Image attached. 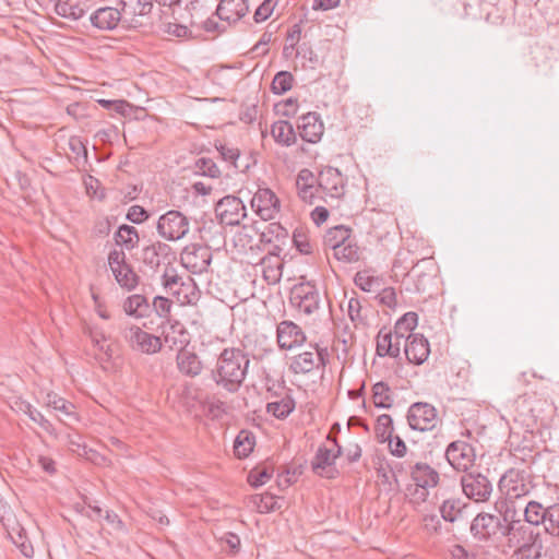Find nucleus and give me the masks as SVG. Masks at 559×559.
Instances as JSON below:
<instances>
[{
  "instance_id": "c03bdc74",
  "label": "nucleus",
  "mask_w": 559,
  "mask_h": 559,
  "mask_svg": "<svg viewBox=\"0 0 559 559\" xmlns=\"http://www.w3.org/2000/svg\"><path fill=\"white\" fill-rule=\"evenodd\" d=\"M251 501L257 506L260 513H270L281 509L276 496L269 491L251 496Z\"/></svg>"
},
{
  "instance_id": "052dcab7",
  "label": "nucleus",
  "mask_w": 559,
  "mask_h": 559,
  "mask_svg": "<svg viewBox=\"0 0 559 559\" xmlns=\"http://www.w3.org/2000/svg\"><path fill=\"white\" fill-rule=\"evenodd\" d=\"M84 186H85L87 195L96 197L99 200H104L106 198V193H105L104 189L100 191V193H97L98 189L100 188V181L97 178L93 177L92 175H88L84 179Z\"/></svg>"
},
{
  "instance_id": "72a5a7b5",
  "label": "nucleus",
  "mask_w": 559,
  "mask_h": 559,
  "mask_svg": "<svg viewBox=\"0 0 559 559\" xmlns=\"http://www.w3.org/2000/svg\"><path fill=\"white\" fill-rule=\"evenodd\" d=\"M117 283L128 290L134 289L139 285L140 276L134 272L130 264L119 266L111 271Z\"/></svg>"
},
{
  "instance_id": "49530a36",
  "label": "nucleus",
  "mask_w": 559,
  "mask_h": 559,
  "mask_svg": "<svg viewBox=\"0 0 559 559\" xmlns=\"http://www.w3.org/2000/svg\"><path fill=\"white\" fill-rule=\"evenodd\" d=\"M47 405L56 411L63 413L66 416L78 420L76 413L74 412V404L63 397L58 396L56 393L47 394Z\"/></svg>"
},
{
  "instance_id": "a878e982",
  "label": "nucleus",
  "mask_w": 559,
  "mask_h": 559,
  "mask_svg": "<svg viewBox=\"0 0 559 559\" xmlns=\"http://www.w3.org/2000/svg\"><path fill=\"white\" fill-rule=\"evenodd\" d=\"M411 477L418 486L433 487L438 484L439 474L427 463H416L412 467Z\"/></svg>"
},
{
  "instance_id": "9b49d317",
  "label": "nucleus",
  "mask_w": 559,
  "mask_h": 559,
  "mask_svg": "<svg viewBox=\"0 0 559 559\" xmlns=\"http://www.w3.org/2000/svg\"><path fill=\"white\" fill-rule=\"evenodd\" d=\"M407 423L413 430H432L437 425V411L429 403H413L407 412Z\"/></svg>"
},
{
  "instance_id": "774afa93",
  "label": "nucleus",
  "mask_w": 559,
  "mask_h": 559,
  "mask_svg": "<svg viewBox=\"0 0 559 559\" xmlns=\"http://www.w3.org/2000/svg\"><path fill=\"white\" fill-rule=\"evenodd\" d=\"M348 317L353 322H362L364 318L361 316V304L358 298L352 297L348 300Z\"/></svg>"
},
{
  "instance_id": "aec40b11",
  "label": "nucleus",
  "mask_w": 559,
  "mask_h": 559,
  "mask_svg": "<svg viewBox=\"0 0 559 559\" xmlns=\"http://www.w3.org/2000/svg\"><path fill=\"white\" fill-rule=\"evenodd\" d=\"M249 12L248 0H221L214 15L229 24H235Z\"/></svg>"
},
{
  "instance_id": "8fccbe9b",
  "label": "nucleus",
  "mask_w": 559,
  "mask_h": 559,
  "mask_svg": "<svg viewBox=\"0 0 559 559\" xmlns=\"http://www.w3.org/2000/svg\"><path fill=\"white\" fill-rule=\"evenodd\" d=\"M103 108L107 110L115 111L120 114L123 117L130 116L133 109V106L124 99H97L96 100Z\"/></svg>"
},
{
  "instance_id": "473e14b6",
  "label": "nucleus",
  "mask_w": 559,
  "mask_h": 559,
  "mask_svg": "<svg viewBox=\"0 0 559 559\" xmlns=\"http://www.w3.org/2000/svg\"><path fill=\"white\" fill-rule=\"evenodd\" d=\"M353 229L344 226L337 225L330 228L325 235L323 236V245L325 248H330L335 251L340 245H342L346 239L352 237Z\"/></svg>"
},
{
  "instance_id": "2f4dec72",
  "label": "nucleus",
  "mask_w": 559,
  "mask_h": 559,
  "mask_svg": "<svg viewBox=\"0 0 559 559\" xmlns=\"http://www.w3.org/2000/svg\"><path fill=\"white\" fill-rule=\"evenodd\" d=\"M417 323L418 314L416 312L409 311L404 313L394 325V337L405 342L407 336L413 334L412 331L417 326Z\"/></svg>"
},
{
  "instance_id": "09e8293b",
  "label": "nucleus",
  "mask_w": 559,
  "mask_h": 559,
  "mask_svg": "<svg viewBox=\"0 0 559 559\" xmlns=\"http://www.w3.org/2000/svg\"><path fill=\"white\" fill-rule=\"evenodd\" d=\"M21 409L28 415L29 419L37 423L49 435H55L56 429L53 425L45 418V416L34 408L29 403L24 402L22 403Z\"/></svg>"
},
{
  "instance_id": "a211bd4d",
  "label": "nucleus",
  "mask_w": 559,
  "mask_h": 559,
  "mask_svg": "<svg viewBox=\"0 0 559 559\" xmlns=\"http://www.w3.org/2000/svg\"><path fill=\"white\" fill-rule=\"evenodd\" d=\"M404 353L408 362L421 365L429 356V342L421 334H409L404 342Z\"/></svg>"
},
{
  "instance_id": "69168bd1",
  "label": "nucleus",
  "mask_w": 559,
  "mask_h": 559,
  "mask_svg": "<svg viewBox=\"0 0 559 559\" xmlns=\"http://www.w3.org/2000/svg\"><path fill=\"white\" fill-rule=\"evenodd\" d=\"M296 186L318 187V178L314 177V174L310 169L302 168L297 175ZM318 188H316V190Z\"/></svg>"
},
{
  "instance_id": "79ce46f5",
  "label": "nucleus",
  "mask_w": 559,
  "mask_h": 559,
  "mask_svg": "<svg viewBox=\"0 0 559 559\" xmlns=\"http://www.w3.org/2000/svg\"><path fill=\"white\" fill-rule=\"evenodd\" d=\"M393 419L389 414H382L377 418L374 435L380 443L386 442L393 436Z\"/></svg>"
},
{
  "instance_id": "f704fd0d",
  "label": "nucleus",
  "mask_w": 559,
  "mask_h": 559,
  "mask_svg": "<svg viewBox=\"0 0 559 559\" xmlns=\"http://www.w3.org/2000/svg\"><path fill=\"white\" fill-rule=\"evenodd\" d=\"M372 400L378 408H391L393 405V397L391 388L384 381H379L372 385Z\"/></svg>"
},
{
  "instance_id": "5701e85b",
  "label": "nucleus",
  "mask_w": 559,
  "mask_h": 559,
  "mask_svg": "<svg viewBox=\"0 0 559 559\" xmlns=\"http://www.w3.org/2000/svg\"><path fill=\"white\" fill-rule=\"evenodd\" d=\"M176 362L178 370L190 378L199 376L203 369V364L199 356L186 347L178 350Z\"/></svg>"
},
{
  "instance_id": "c756f323",
  "label": "nucleus",
  "mask_w": 559,
  "mask_h": 559,
  "mask_svg": "<svg viewBox=\"0 0 559 559\" xmlns=\"http://www.w3.org/2000/svg\"><path fill=\"white\" fill-rule=\"evenodd\" d=\"M476 459L475 449L472 444L463 440H456V472L468 473Z\"/></svg>"
},
{
  "instance_id": "b1692460",
  "label": "nucleus",
  "mask_w": 559,
  "mask_h": 559,
  "mask_svg": "<svg viewBox=\"0 0 559 559\" xmlns=\"http://www.w3.org/2000/svg\"><path fill=\"white\" fill-rule=\"evenodd\" d=\"M122 307L127 316L135 319L151 316L148 298L143 294H134L127 297Z\"/></svg>"
},
{
  "instance_id": "39448f33",
  "label": "nucleus",
  "mask_w": 559,
  "mask_h": 559,
  "mask_svg": "<svg viewBox=\"0 0 559 559\" xmlns=\"http://www.w3.org/2000/svg\"><path fill=\"white\" fill-rule=\"evenodd\" d=\"M290 304L307 316L312 314L320 307V294L314 282H300L290 289Z\"/></svg>"
},
{
  "instance_id": "6e6552de",
  "label": "nucleus",
  "mask_w": 559,
  "mask_h": 559,
  "mask_svg": "<svg viewBox=\"0 0 559 559\" xmlns=\"http://www.w3.org/2000/svg\"><path fill=\"white\" fill-rule=\"evenodd\" d=\"M214 210L219 224L227 226H239L247 217V209L241 199L230 194L219 199Z\"/></svg>"
},
{
  "instance_id": "2eb2a0df",
  "label": "nucleus",
  "mask_w": 559,
  "mask_h": 559,
  "mask_svg": "<svg viewBox=\"0 0 559 559\" xmlns=\"http://www.w3.org/2000/svg\"><path fill=\"white\" fill-rule=\"evenodd\" d=\"M335 463L336 461L332 455V450L329 449L325 444H321L317 449V452L311 461V471L319 477L334 479L340 474Z\"/></svg>"
},
{
  "instance_id": "9d476101",
  "label": "nucleus",
  "mask_w": 559,
  "mask_h": 559,
  "mask_svg": "<svg viewBox=\"0 0 559 559\" xmlns=\"http://www.w3.org/2000/svg\"><path fill=\"white\" fill-rule=\"evenodd\" d=\"M460 484L465 497L476 503L488 501L492 492L491 483L480 473H465L461 477Z\"/></svg>"
},
{
  "instance_id": "ddd939ff",
  "label": "nucleus",
  "mask_w": 559,
  "mask_h": 559,
  "mask_svg": "<svg viewBox=\"0 0 559 559\" xmlns=\"http://www.w3.org/2000/svg\"><path fill=\"white\" fill-rule=\"evenodd\" d=\"M251 206L263 221H269L280 212L281 202L270 188H259L251 199Z\"/></svg>"
},
{
  "instance_id": "e2e57ef3",
  "label": "nucleus",
  "mask_w": 559,
  "mask_h": 559,
  "mask_svg": "<svg viewBox=\"0 0 559 559\" xmlns=\"http://www.w3.org/2000/svg\"><path fill=\"white\" fill-rule=\"evenodd\" d=\"M389 451L396 457H403L406 454L407 447L400 436H392L388 441Z\"/></svg>"
},
{
  "instance_id": "58836bf2",
  "label": "nucleus",
  "mask_w": 559,
  "mask_h": 559,
  "mask_svg": "<svg viewBox=\"0 0 559 559\" xmlns=\"http://www.w3.org/2000/svg\"><path fill=\"white\" fill-rule=\"evenodd\" d=\"M317 364L314 360V352L313 350H307L304 353L298 354L293 358V361L290 364V370L294 373H309L313 369H316Z\"/></svg>"
},
{
  "instance_id": "338daca9",
  "label": "nucleus",
  "mask_w": 559,
  "mask_h": 559,
  "mask_svg": "<svg viewBox=\"0 0 559 559\" xmlns=\"http://www.w3.org/2000/svg\"><path fill=\"white\" fill-rule=\"evenodd\" d=\"M379 302L389 308H394L396 305V293L393 287H385L378 294Z\"/></svg>"
},
{
  "instance_id": "a18cd8bd",
  "label": "nucleus",
  "mask_w": 559,
  "mask_h": 559,
  "mask_svg": "<svg viewBox=\"0 0 559 559\" xmlns=\"http://www.w3.org/2000/svg\"><path fill=\"white\" fill-rule=\"evenodd\" d=\"M292 242L299 253L305 255L313 253V243L311 242L308 236V231L305 228L299 227L294 230Z\"/></svg>"
},
{
  "instance_id": "c9c22d12",
  "label": "nucleus",
  "mask_w": 559,
  "mask_h": 559,
  "mask_svg": "<svg viewBox=\"0 0 559 559\" xmlns=\"http://www.w3.org/2000/svg\"><path fill=\"white\" fill-rule=\"evenodd\" d=\"M295 405V400L290 395H286L280 401L267 403L266 412L277 419H285L293 413Z\"/></svg>"
},
{
  "instance_id": "4468645a",
  "label": "nucleus",
  "mask_w": 559,
  "mask_h": 559,
  "mask_svg": "<svg viewBox=\"0 0 559 559\" xmlns=\"http://www.w3.org/2000/svg\"><path fill=\"white\" fill-rule=\"evenodd\" d=\"M180 258L182 265L195 272L205 270L211 264L212 253L207 246L190 243L183 248Z\"/></svg>"
},
{
  "instance_id": "ea45409f",
  "label": "nucleus",
  "mask_w": 559,
  "mask_h": 559,
  "mask_svg": "<svg viewBox=\"0 0 559 559\" xmlns=\"http://www.w3.org/2000/svg\"><path fill=\"white\" fill-rule=\"evenodd\" d=\"M215 148L219 153L221 158L228 162L235 170L246 171L249 168V164L239 165L240 151L237 147H229L225 143L216 142Z\"/></svg>"
},
{
  "instance_id": "f3484780",
  "label": "nucleus",
  "mask_w": 559,
  "mask_h": 559,
  "mask_svg": "<svg viewBox=\"0 0 559 559\" xmlns=\"http://www.w3.org/2000/svg\"><path fill=\"white\" fill-rule=\"evenodd\" d=\"M344 179L341 171L332 166H328L319 173L318 189L331 198L340 199L344 194Z\"/></svg>"
},
{
  "instance_id": "0e129e2a",
  "label": "nucleus",
  "mask_w": 559,
  "mask_h": 559,
  "mask_svg": "<svg viewBox=\"0 0 559 559\" xmlns=\"http://www.w3.org/2000/svg\"><path fill=\"white\" fill-rule=\"evenodd\" d=\"M428 487L418 486V484L414 483L413 485H408L406 488L407 496L411 497V501L415 503L424 502L428 496Z\"/></svg>"
},
{
  "instance_id": "864d4df0",
  "label": "nucleus",
  "mask_w": 559,
  "mask_h": 559,
  "mask_svg": "<svg viewBox=\"0 0 559 559\" xmlns=\"http://www.w3.org/2000/svg\"><path fill=\"white\" fill-rule=\"evenodd\" d=\"M298 110V99L289 97L274 105V111L276 115H281L287 118L294 117Z\"/></svg>"
},
{
  "instance_id": "1a4fd4ad",
  "label": "nucleus",
  "mask_w": 559,
  "mask_h": 559,
  "mask_svg": "<svg viewBox=\"0 0 559 559\" xmlns=\"http://www.w3.org/2000/svg\"><path fill=\"white\" fill-rule=\"evenodd\" d=\"M117 7H102L90 15L91 24L100 31H114L118 27L129 31L132 29V21Z\"/></svg>"
},
{
  "instance_id": "603ef678",
  "label": "nucleus",
  "mask_w": 559,
  "mask_h": 559,
  "mask_svg": "<svg viewBox=\"0 0 559 559\" xmlns=\"http://www.w3.org/2000/svg\"><path fill=\"white\" fill-rule=\"evenodd\" d=\"M182 278L177 274L176 269L170 264L166 265V269L164 271V274L162 276V284L164 288L169 292L174 293V290H179L180 284Z\"/></svg>"
},
{
  "instance_id": "bf43d9fd",
  "label": "nucleus",
  "mask_w": 559,
  "mask_h": 559,
  "mask_svg": "<svg viewBox=\"0 0 559 559\" xmlns=\"http://www.w3.org/2000/svg\"><path fill=\"white\" fill-rule=\"evenodd\" d=\"M275 2L272 0H264L254 11L253 20L255 23H261L269 19L275 8Z\"/></svg>"
},
{
  "instance_id": "de8ad7c7",
  "label": "nucleus",
  "mask_w": 559,
  "mask_h": 559,
  "mask_svg": "<svg viewBox=\"0 0 559 559\" xmlns=\"http://www.w3.org/2000/svg\"><path fill=\"white\" fill-rule=\"evenodd\" d=\"M195 174L200 176L210 177L213 179L219 178L222 173L216 163L209 157H200L194 162Z\"/></svg>"
},
{
  "instance_id": "13d9d810",
  "label": "nucleus",
  "mask_w": 559,
  "mask_h": 559,
  "mask_svg": "<svg viewBox=\"0 0 559 559\" xmlns=\"http://www.w3.org/2000/svg\"><path fill=\"white\" fill-rule=\"evenodd\" d=\"M355 284L364 292H373L374 286L379 285L378 280L366 273L357 272L354 278Z\"/></svg>"
},
{
  "instance_id": "37998d69",
  "label": "nucleus",
  "mask_w": 559,
  "mask_h": 559,
  "mask_svg": "<svg viewBox=\"0 0 559 559\" xmlns=\"http://www.w3.org/2000/svg\"><path fill=\"white\" fill-rule=\"evenodd\" d=\"M55 12L61 16L72 21H78L85 15V10L78 3L72 4L67 1L57 0Z\"/></svg>"
},
{
  "instance_id": "7ed1b4c3",
  "label": "nucleus",
  "mask_w": 559,
  "mask_h": 559,
  "mask_svg": "<svg viewBox=\"0 0 559 559\" xmlns=\"http://www.w3.org/2000/svg\"><path fill=\"white\" fill-rule=\"evenodd\" d=\"M507 521V515L500 519L488 512H479L471 521L469 533L476 542L488 546H496L507 536V531L509 530Z\"/></svg>"
},
{
  "instance_id": "5fc2aeb1",
  "label": "nucleus",
  "mask_w": 559,
  "mask_h": 559,
  "mask_svg": "<svg viewBox=\"0 0 559 559\" xmlns=\"http://www.w3.org/2000/svg\"><path fill=\"white\" fill-rule=\"evenodd\" d=\"M151 217V213L142 205H132L129 207L126 219L133 224H142Z\"/></svg>"
},
{
  "instance_id": "4be33fe9",
  "label": "nucleus",
  "mask_w": 559,
  "mask_h": 559,
  "mask_svg": "<svg viewBox=\"0 0 559 559\" xmlns=\"http://www.w3.org/2000/svg\"><path fill=\"white\" fill-rule=\"evenodd\" d=\"M401 341L394 337L393 332L383 326L376 337V353L380 357L389 356L397 358L400 356Z\"/></svg>"
},
{
  "instance_id": "0eeeda50",
  "label": "nucleus",
  "mask_w": 559,
  "mask_h": 559,
  "mask_svg": "<svg viewBox=\"0 0 559 559\" xmlns=\"http://www.w3.org/2000/svg\"><path fill=\"white\" fill-rule=\"evenodd\" d=\"M122 334L129 347L142 354L154 355L163 347L159 336L151 334L138 325L126 328Z\"/></svg>"
},
{
  "instance_id": "a19ab883",
  "label": "nucleus",
  "mask_w": 559,
  "mask_h": 559,
  "mask_svg": "<svg viewBox=\"0 0 559 559\" xmlns=\"http://www.w3.org/2000/svg\"><path fill=\"white\" fill-rule=\"evenodd\" d=\"M295 82L294 75L289 71H278L271 83V91L275 95H283L292 90Z\"/></svg>"
},
{
  "instance_id": "680f3d73",
  "label": "nucleus",
  "mask_w": 559,
  "mask_h": 559,
  "mask_svg": "<svg viewBox=\"0 0 559 559\" xmlns=\"http://www.w3.org/2000/svg\"><path fill=\"white\" fill-rule=\"evenodd\" d=\"M153 246L156 248L157 255L160 260L166 262L168 265L173 264L176 260V254L169 245L157 241L153 243Z\"/></svg>"
},
{
  "instance_id": "c85d7f7f",
  "label": "nucleus",
  "mask_w": 559,
  "mask_h": 559,
  "mask_svg": "<svg viewBox=\"0 0 559 559\" xmlns=\"http://www.w3.org/2000/svg\"><path fill=\"white\" fill-rule=\"evenodd\" d=\"M274 473V466L266 460L255 465L247 475V481L252 488H259L269 481Z\"/></svg>"
},
{
  "instance_id": "412c9836",
  "label": "nucleus",
  "mask_w": 559,
  "mask_h": 559,
  "mask_svg": "<svg viewBox=\"0 0 559 559\" xmlns=\"http://www.w3.org/2000/svg\"><path fill=\"white\" fill-rule=\"evenodd\" d=\"M117 5L121 12L128 17L127 20L132 21V29L142 26L136 19L138 16L147 15L153 8V0H119Z\"/></svg>"
},
{
  "instance_id": "cd10ccee",
  "label": "nucleus",
  "mask_w": 559,
  "mask_h": 559,
  "mask_svg": "<svg viewBox=\"0 0 559 559\" xmlns=\"http://www.w3.org/2000/svg\"><path fill=\"white\" fill-rule=\"evenodd\" d=\"M272 136L275 142L285 146L296 143L297 136L293 124L287 120H280L272 124Z\"/></svg>"
},
{
  "instance_id": "f03ea898",
  "label": "nucleus",
  "mask_w": 559,
  "mask_h": 559,
  "mask_svg": "<svg viewBox=\"0 0 559 559\" xmlns=\"http://www.w3.org/2000/svg\"><path fill=\"white\" fill-rule=\"evenodd\" d=\"M249 365L250 358L242 349L224 348L215 368L211 371V378L217 386H222L229 393H236L246 379Z\"/></svg>"
},
{
  "instance_id": "bb28decb",
  "label": "nucleus",
  "mask_w": 559,
  "mask_h": 559,
  "mask_svg": "<svg viewBox=\"0 0 559 559\" xmlns=\"http://www.w3.org/2000/svg\"><path fill=\"white\" fill-rule=\"evenodd\" d=\"M114 240L116 246L132 250L133 248L138 247L140 241L139 231L131 225L122 224L118 226L117 230L115 231Z\"/></svg>"
},
{
  "instance_id": "4c0bfd02",
  "label": "nucleus",
  "mask_w": 559,
  "mask_h": 559,
  "mask_svg": "<svg viewBox=\"0 0 559 559\" xmlns=\"http://www.w3.org/2000/svg\"><path fill=\"white\" fill-rule=\"evenodd\" d=\"M255 443L254 436L246 430L240 431L234 441V453L238 459H246L252 452Z\"/></svg>"
},
{
  "instance_id": "f257e3e1",
  "label": "nucleus",
  "mask_w": 559,
  "mask_h": 559,
  "mask_svg": "<svg viewBox=\"0 0 559 559\" xmlns=\"http://www.w3.org/2000/svg\"><path fill=\"white\" fill-rule=\"evenodd\" d=\"M534 525L511 521L507 531V547L513 549V559H554L544 546L543 534Z\"/></svg>"
},
{
  "instance_id": "393cba45",
  "label": "nucleus",
  "mask_w": 559,
  "mask_h": 559,
  "mask_svg": "<svg viewBox=\"0 0 559 559\" xmlns=\"http://www.w3.org/2000/svg\"><path fill=\"white\" fill-rule=\"evenodd\" d=\"M252 228L260 235V242L263 245H271L274 242L287 243L288 242V230L281 223H270L263 230L257 227V223L252 225Z\"/></svg>"
},
{
  "instance_id": "f8f14e48",
  "label": "nucleus",
  "mask_w": 559,
  "mask_h": 559,
  "mask_svg": "<svg viewBox=\"0 0 559 559\" xmlns=\"http://www.w3.org/2000/svg\"><path fill=\"white\" fill-rule=\"evenodd\" d=\"M499 490L510 500L524 497L530 493L531 487L522 472L511 468L499 480Z\"/></svg>"
},
{
  "instance_id": "423d86ee",
  "label": "nucleus",
  "mask_w": 559,
  "mask_h": 559,
  "mask_svg": "<svg viewBox=\"0 0 559 559\" xmlns=\"http://www.w3.org/2000/svg\"><path fill=\"white\" fill-rule=\"evenodd\" d=\"M157 233L169 241L183 238L189 231V219L177 210H169L157 221Z\"/></svg>"
},
{
  "instance_id": "dca6fc26",
  "label": "nucleus",
  "mask_w": 559,
  "mask_h": 559,
  "mask_svg": "<svg viewBox=\"0 0 559 559\" xmlns=\"http://www.w3.org/2000/svg\"><path fill=\"white\" fill-rule=\"evenodd\" d=\"M276 338L278 347L288 350L304 344L306 334L295 322L284 320L277 324Z\"/></svg>"
},
{
  "instance_id": "7c9ffc66",
  "label": "nucleus",
  "mask_w": 559,
  "mask_h": 559,
  "mask_svg": "<svg viewBox=\"0 0 559 559\" xmlns=\"http://www.w3.org/2000/svg\"><path fill=\"white\" fill-rule=\"evenodd\" d=\"M359 247L354 237H349L342 245L335 248L333 255L338 261L355 263L360 259Z\"/></svg>"
},
{
  "instance_id": "e433bc0d",
  "label": "nucleus",
  "mask_w": 559,
  "mask_h": 559,
  "mask_svg": "<svg viewBox=\"0 0 559 559\" xmlns=\"http://www.w3.org/2000/svg\"><path fill=\"white\" fill-rule=\"evenodd\" d=\"M173 296L177 297L182 305L194 304L199 298V289L194 280L188 276L187 282H181L179 290H174Z\"/></svg>"
},
{
  "instance_id": "6ab92c4d",
  "label": "nucleus",
  "mask_w": 559,
  "mask_h": 559,
  "mask_svg": "<svg viewBox=\"0 0 559 559\" xmlns=\"http://www.w3.org/2000/svg\"><path fill=\"white\" fill-rule=\"evenodd\" d=\"M298 130L301 139L309 143H317L321 140L324 124L320 115L314 111L307 112L299 118Z\"/></svg>"
},
{
  "instance_id": "4d7b16f0",
  "label": "nucleus",
  "mask_w": 559,
  "mask_h": 559,
  "mask_svg": "<svg viewBox=\"0 0 559 559\" xmlns=\"http://www.w3.org/2000/svg\"><path fill=\"white\" fill-rule=\"evenodd\" d=\"M142 261L145 265L152 270H157L160 265V259L157 255L156 248L153 246H146L142 250Z\"/></svg>"
},
{
  "instance_id": "3c124183",
  "label": "nucleus",
  "mask_w": 559,
  "mask_h": 559,
  "mask_svg": "<svg viewBox=\"0 0 559 559\" xmlns=\"http://www.w3.org/2000/svg\"><path fill=\"white\" fill-rule=\"evenodd\" d=\"M173 301L164 296H155L150 302L151 314L155 313L160 319L168 320L170 317Z\"/></svg>"
},
{
  "instance_id": "6e6d98bb",
  "label": "nucleus",
  "mask_w": 559,
  "mask_h": 559,
  "mask_svg": "<svg viewBox=\"0 0 559 559\" xmlns=\"http://www.w3.org/2000/svg\"><path fill=\"white\" fill-rule=\"evenodd\" d=\"M287 261V254H284L282 257V262H277L274 266L271 263H266L263 270L264 278L270 280L272 278L273 283H276L282 277V270L284 263Z\"/></svg>"
},
{
  "instance_id": "20e7f679",
  "label": "nucleus",
  "mask_w": 559,
  "mask_h": 559,
  "mask_svg": "<svg viewBox=\"0 0 559 559\" xmlns=\"http://www.w3.org/2000/svg\"><path fill=\"white\" fill-rule=\"evenodd\" d=\"M525 522L531 525H543L547 534L559 537V502L544 507L540 502L532 500L524 510Z\"/></svg>"
}]
</instances>
